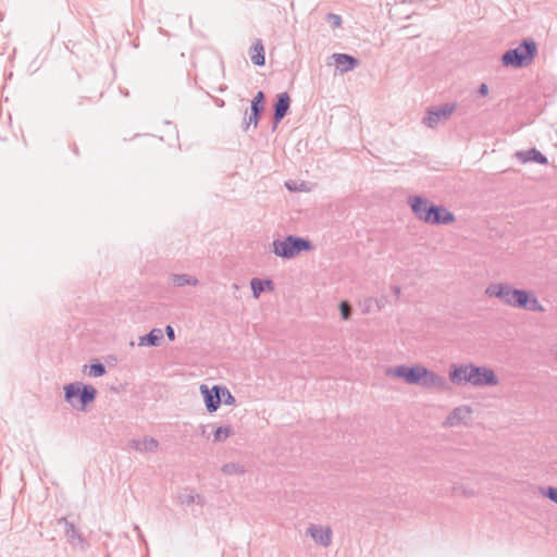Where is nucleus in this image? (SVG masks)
I'll use <instances>...</instances> for the list:
<instances>
[{"label": "nucleus", "mask_w": 557, "mask_h": 557, "mask_svg": "<svg viewBox=\"0 0 557 557\" xmlns=\"http://www.w3.org/2000/svg\"><path fill=\"white\" fill-rule=\"evenodd\" d=\"M449 380L459 386L470 384L474 387H484L498 384L494 370L472 363L453 366L449 371Z\"/></svg>", "instance_id": "nucleus-1"}, {"label": "nucleus", "mask_w": 557, "mask_h": 557, "mask_svg": "<svg viewBox=\"0 0 557 557\" xmlns=\"http://www.w3.org/2000/svg\"><path fill=\"white\" fill-rule=\"evenodd\" d=\"M64 399L73 408L85 411L86 407L94 403L97 396V389L83 382H73L64 385Z\"/></svg>", "instance_id": "nucleus-2"}, {"label": "nucleus", "mask_w": 557, "mask_h": 557, "mask_svg": "<svg viewBox=\"0 0 557 557\" xmlns=\"http://www.w3.org/2000/svg\"><path fill=\"white\" fill-rule=\"evenodd\" d=\"M537 52L536 42L532 38L524 39L518 47L507 50L502 55L504 66L520 69L532 63Z\"/></svg>", "instance_id": "nucleus-3"}, {"label": "nucleus", "mask_w": 557, "mask_h": 557, "mask_svg": "<svg viewBox=\"0 0 557 557\" xmlns=\"http://www.w3.org/2000/svg\"><path fill=\"white\" fill-rule=\"evenodd\" d=\"M272 245L273 252L284 259H292L300 252L309 251L313 248L309 239L295 235H288L284 239H275Z\"/></svg>", "instance_id": "nucleus-4"}, {"label": "nucleus", "mask_w": 557, "mask_h": 557, "mask_svg": "<svg viewBox=\"0 0 557 557\" xmlns=\"http://www.w3.org/2000/svg\"><path fill=\"white\" fill-rule=\"evenodd\" d=\"M408 205L410 206L412 213L418 220L428 224L432 222V215L434 210H436V205L430 202L426 198L421 196H409Z\"/></svg>", "instance_id": "nucleus-5"}, {"label": "nucleus", "mask_w": 557, "mask_h": 557, "mask_svg": "<svg viewBox=\"0 0 557 557\" xmlns=\"http://www.w3.org/2000/svg\"><path fill=\"white\" fill-rule=\"evenodd\" d=\"M423 371V366H413L407 367L405 364L397 367H388L385 370V374L388 377H399L403 379L408 384L419 385L420 377Z\"/></svg>", "instance_id": "nucleus-6"}, {"label": "nucleus", "mask_w": 557, "mask_h": 557, "mask_svg": "<svg viewBox=\"0 0 557 557\" xmlns=\"http://www.w3.org/2000/svg\"><path fill=\"white\" fill-rule=\"evenodd\" d=\"M59 525H64V535L67 543L73 547L82 552H85L89 547L88 541L83 534L76 529L73 522L69 521L65 517L58 519Z\"/></svg>", "instance_id": "nucleus-7"}, {"label": "nucleus", "mask_w": 557, "mask_h": 557, "mask_svg": "<svg viewBox=\"0 0 557 557\" xmlns=\"http://www.w3.org/2000/svg\"><path fill=\"white\" fill-rule=\"evenodd\" d=\"M518 288H513L511 285L507 283L491 284L485 289V294L488 297H496L503 304L510 307H513V300L516 299V294H518Z\"/></svg>", "instance_id": "nucleus-8"}, {"label": "nucleus", "mask_w": 557, "mask_h": 557, "mask_svg": "<svg viewBox=\"0 0 557 557\" xmlns=\"http://www.w3.org/2000/svg\"><path fill=\"white\" fill-rule=\"evenodd\" d=\"M456 110L455 103H445L440 107H433L428 110L423 117V124L430 128H434L441 121L447 120Z\"/></svg>", "instance_id": "nucleus-9"}, {"label": "nucleus", "mask_w": 557, "mask_h": 557, "mask_svg": "<svg viewBox=\"0 0 557 557\" xmlns=\"http://www.w3.org/2000/svg\"><path fill=\"white\" fill-rule=\"evenodd\" d=\"M472 408L468 405H462L454 408L446 417L444 426L453 428L457 425H468L471 420Z\"/></svg>", "instance_id": "nucleus-10"}, {"label": "nucleus", "mask_w": 557, "mask_h": 557, "mask_svg": "<svg viewBox=\"0 0 557 557\" xmlns=\"http://www.w3.org/2000/svg\"><path fill=\"white\" fill-rule=\"evenodd\" d=\"M513 302V308H521L535 312L545 311V308L540 304L537 298L532 293L524 289H519L518 294H516V299Z\"/></svg>", "instance_id": "nucleus-11"}, {"label": "nucleus", "mask_w": 557, "mask_h": 557, "mask_svg": "<svg viewBox=\"0 0 557 557\" xmlns=\"http://www.w3.org/2000/svg\"><path fill=\"white\" fill-rule=\"evenodd\" d=\"M307 534L311 536L315 544L329 547L332 544L333 531L331 527L311 523L307 529Z\"/></svg>", "instance_id": "nucleus-12"}, {"label": "nucleus", "mask_w": 557, "mask_h": 557, "mask_svg": "<svg viewBox=\"0 0 557 557\" xmlns=\"http://www.w3.org/2000/svg\"><path fill=\"white\" fill-rule=\"evenodd\" d=\"M199 391L203 396L207 410L209 412L216 411L222 403V398L220 397V391H222L221 385H214L212 388H209L206 384H201Z\"/></svg>", "instance_id": "nucleus-13"}, {"label": "nucleus", "mask_w": 557, "mask_h": 557, "mask_svg": "<svg viewBox=\"0 0 557 557\" xmlns=\"http://www.w3.org/2000/svg\"><path fill=\"white\" fill-rule=\"evenodd\" d=\"M251 113L249 117L245 119L244 129L247 131L249 126L252 124L255 127L258 126L260 114L264 110V94L262 91H258L251 101Z\"/></svg>", "instance_id": "nucleus-14"}, {"label": "nucleus", "mask_w": 557, "mask_h": 557, "mask_svg": "<svg viewBox=\"0 0 557 557\" xmlns=\"http://www.w3.org/2000/svg\"><path fill=\"white\" fill-rule=\"evenodd\" d=\"M419 385L425 388L446 389V379L423 367Z\"/></svg>", "instance_id": "nucleus-15"}, {"label": "nucleus", "mask_w": 557, "mask_h": 557, "mask_svg": "<svg viewBox=\"0 0 557 557\" xmlns=\"http://www.w3.org/2000/svg\"><path fill=\"white\" fill-rule=\"evenodd\" d=\"M129 447L140 454H154L159 448V442L154 437L144 436L131 440Z\"/></svg>", "instance_id": "nucleus-16"}, {"label": "nucleus", "mask_w": 557, "mask_h": 557, "mask_svg": "<svg viewBox=\"0 0 557 557\" xmlns=\"http://www.w3.org/2000/svg\"><path fill=\"white\" fill-rule=\"evenodd\" d=\"M290 104V98L287 92H281L277 95V100L274 103V113H273V126L274 131L277 127V124L284 119L287 114Z\"/></svg>", "instance_id": "nucleus-17"}, {"label": "nucleus", "mask_w": 557, "mask_h": 557, "mask_svg": "<svg viewBox=\"0 0 557 557\" xmlns=\"http://www.w3.org/2000/svg\"><path fill=\"white\" fill-rule=\"evenodd\" d=\"M332 59L341 73L352 71L359 63L358 59L346 53H334L332 54Z\"/></svg>", "instance_id": "nucleus-18"}, {"label": "nucleus", "mask_w": 557, "mask_h": 557, "mask_svg": "<svg viewBox=\"0 0 557 557\" xmlns=\"http://www.w3.org/2000/svg\"><path fill=\"white\" fill-rule=\"evenodd\" d=\"M455 220H456V218L453 212H450L443 206H436V210H434V213L432 215V222L430 224H432V225L450 224Z\"/></svg>", "instance_id": "nucleus-19"}, {"label": "nucleus", "mask_w": 557, "mask_h": 557, "mask_svg": "<svg viewBox=\"0 0 557 557\" xmlns=\"http://www.w3.org/2000/svg\"><path fill=\"white\" fill-rule=\"evenodd\" d=\"M516 157L523 163L534 161L539 164H547L548 162L547 158L535 148L527 151H518Z\"/></svg>", "instance_id": "nucleus-20"}, {"label": "nucleus", "mask_w": 557, "mask_h": 557, "mask_svg": "<svg viewBox=\"0 0 557 557\" xmlns=\"http://www.w3.org/2000/svg\"><path fill=\"white\" fill-rule=\"evenodd\" d=\"M163 338V332L160 329H153L148 334L140 336L138 341L139 346H159Z\"/></svg>", "instance_id": "nucleus-21"}, {"label": "nucleus", "mask_w": 557, "mask_h": 557, "mask_svg": "<svg viewBox=\"0 0 557 557\" xmlns=\"http://www.w3.org/2000/svg\"><path fill=\"white\" fill-rule=\"evenodd\" d=\"M178 503L183 506H189L191 504H197L199 506H203L206 504L205 497L200 494L194 493V491H185L184 493L180 494Z\"/></svg>", "instance_id": "nucleus-22"}, {"label": "nucleus", "mask_w": 557, "mask_h": 557, "mask_svg": "<svg viewBox=\"0 0 557 557\" xmlns=\"http://www.w3.org/2000/svg\"><path fill=\"white\" fill-rule=\"evenodd\" d=\"M250 287L252 290V295L255 298H259L261 293L265 289L273 290L274 289V283L272 280H260V278H252L250 281Z\"/></svg>", "instance_id": "nucleus-23"}, {"label": "nucleus", "mask_w": 557, "mask_h": 557, "mask_svg": "<svg viewBox=\"0 0 557 557\" xmlns=\"http://www.w3.org/2000/svg\"><path fill=\"white\" fill-rule=\"evenodd\" d=\"M250 59L255 65H258V66L264 65V63H265L264 48H263L262 41L260 39H258L252 45V53L250 54Z\"/></svg>", "instance_id": "nucleus-24"}, {"label": "nucleus", "mask_w": 557, "mask_h": 557, "mask_svg": "<svg viewBox=\"0 0 557 557\" xmlns=\"http://www.w3.org/2000/svg\"><path fill=\"white\" fill-rule=\"evenodd\" d=\"M171 280L176 287H183L185 285L197 286L199 284L198 278L188 274H172Z\"/></svg>", "instance_id": "nucleus-25"}, {"label": "nucleus", "mask_w": 557, "mask_h": 557, "mask_svg": "<svg viewBox=\"0 0 557 557\" xmlns=\"http://www.w3.org/2000/svg\"><path fill=\"white\" fill-rule=\"evenodd\" d=\"M221 471L227 475H242L246 472V469L242 463L228 462L222 466Z\"/></svg>", "instance_id": "nucleus-26"}, {"label": "nucleus", "mask_w": 557, "mask_h": 557, "mask_svg": "<svg viewBox=\"0 0 557 557\" xmlns=\"http://www.w3.org/2000/svg\"><path fill=\"white\" fill-rule=\"evenodd\" d=\"M233 434H234V431H233L232 426H230V425L219 426L213 433V441L215 443H222V442L226 441Z\"/></svg>", "instance_id": "nucleus-27"}, {"label": "nucleus", "mask_w": 557, "mask_h": 557, "mask_svg": "<svg viewBox=\"0 0 557 557\" xmlns=\"http://www.w3.org/2000/svg\"><path fill=\"white\" fill-rule=\"evenodd\" d=\"M87 366L84 367V371L86 372ZM88 374L90 376L99 377L106 374V367L101 362L91 363L88 367Z\"/></svg>", "instance_id": "nucleus-28"}, {"label": "nucleus", "mask_w": 557, "mask_h": 557, "mask_svg": "<svg viewBox=\"0 0 557 557\" xmlns=\"http://www.w3.org/2000/svg\"><path fill=\"white\" fill-rule=\"evenodd\" d=\"M453 493L455 495H461V496H465V497H472L474 496L476 493L473 488H470V487H467L462 484H455L453 486Z\"/></svg>", "instance_id": "nucleus-29"}, {"label": "nucleus", "mask_w": 557, "mask_h": 557, "mask_svg": "<svg viewBox=\"0 0 557 557\" xmlns=\"http://www.w3.org/2000/svg\"><path fill=\"white\" fill-rule=\"evenodd\" d=\"M539 493L542 496L548 498L550 502H553L557 505V487H555V486L540 487Z\"/></svg>", "instance_id": "nucleus-30"}, {"label": "nucleus", "mask_w": 557, "mask_h": 557, "mask_svg": "<svg viewBox=\"0 0 557 557\" xmlns=\"http://www.w3.org/2000/svg\"><path fill=\"white\" fill-rule=\"evenodd\" d=\"M220 397L222 398V403L228 406H233L236 404L235 397L228 391L227 387L221 385Z\"/></svg>", "instance_id": "nucleus-31"}, {"label": "nucleus", "mask_w": 557, "mask_h": 557, "mask_svg": "<svg viewBox=\"0 0 557 557\" xmlns=\"http://www.w3.org/2000/svg\"><path fill=\"white\" fill-rule=\"evenodd\" d=\"M341 314L344 320H348L351 313V309L346 301H342L339 305Z\"/></svg>", "instance_id": "nucleus-32"}, {"label": "nucleus", "mask_w": 557, "mask_h": 557, "mask_svg": "<svg viewBox=\"0 0 557 557\" xmlns=\"http://www.w3.org/2000/svg\"><path fill=\"white\" fill-rule=\"evenodd\" d=\"M327 18L333 21L334 27H339L342 24V17L339 15L330 13L327 14Z\"/></svg>", "instance_id": "nucleus-33"}, {"label": "nucleus", "mask_w": 557, "mask_h": 557, "mask_svg": "<svg viewBox=\"0 0 557 557\" xmlns=\"http://www.w3.org/2000/svg\"><path fill=\"white\" fill-rule=\"evenodd\" d=\"M165 334L170 341L175 339V331L171 325H166L165 327Z\"/></svg>", "instance_id": "nucleus-34"}, {"label": "nucleus", "mask_w": 557, "mask_h": 557, "mask_svg": "<svg viewBox=\"0 0 557 557\" xmlns=\"http://www.w3.org/2000/svg\"><path fill=\"white\" fill-rule=\"evenodd\" d=\"M478 92H479L480 96L485 97L488 94L487 85L486 84H481L479 89H478Z\"/></svg>", "instance_id": "nucleus-35"}, {"label": "nucleus", "mask_w": 557, "mask_h": 557, "mask_svg": "<svg viewBox=\"0 0 557 557\" xmlns=\"http://www.w3.org/2000/svg\"><path fill=\"white\" fill-rule=\"evenodd\" d=\"M392 292L393 294L396 296V297H399L400 293H401V289L398 285H394L392 286Z\"/></svg>", "instance_id": "nucleus-36"}, {"label": "nucleus", "mask_w": 557, "mask_h": 557, "mask_svg": "<svg viewBox=\"0 0 557 557\" xmlns=\"http://www.w3.org/2000/svg\"><path fill=\"white\" fill-rule=\"evenodd\" d=\"M200 434H201L202 436H206V434H207V425H201V426H200Z\"/></svg>", "instance_id": "nucleus-37"}, {"label": "nucleus", "mask_w": 557, "mask_h": 557, "mask_svg": "<svg viewBox=\"0 0 557 557\" xmlns=\"http://www.w3.org/2000/svg\"><path fill=\"white\" fill-rule=\"evenodd\" d=\"M135 530L138 532V535L141 536V531L138 525H135Z\"/></svg>", "instance_id": "nucleus-38"}, {"label": "nucleus", "mask_w": 557, "mask_h": 557, "mask_svg": "<svg viewBox=\"0 0 557 557\" xmlns=\"http://www.w3.org/2000/svg\"><path fill=\"white\" fill-rule=\"evenodd\" d=\"M286 187L289 189V190H294L295 188H293V185H290L289 183H286Z\"/></svg>", "instance_id": "nucleus-39"}, {"label": "nucleus", "mask_w": 557, "mask_h": 557, "mask_svg": "<svg viewBox=\"0 0 557 557\" xmlns=\"http://www.w3.org/2000/svg\"><path fill=\"white\" fill-rule=\"evenodd\" d=\"M555 358L557 359V349H556V351H555Z\"/></svg>", "instance_id": "nucleus-40"}]
</instances>
